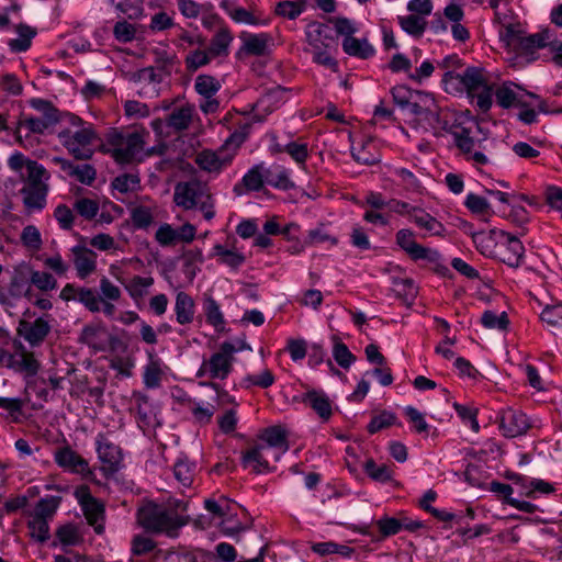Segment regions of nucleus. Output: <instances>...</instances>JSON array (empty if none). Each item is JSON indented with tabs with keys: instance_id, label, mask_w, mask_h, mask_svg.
<instances>
[{
	"instance_id": "obj_1",
	"label": "nucleus",
	"mask_w": 562,
	"mask_h": 562,
	"mask_svg": "<svg viewBox=\"0 0 562 562\" xmlns=\"http://www.w3.org/2000/svg\"><path fill=\"white\" fill-rule=\"evenodd\" d=\"M137 521L147 532L177 538L190 518L179 514L177 508L149 503L138 509Z\"/></svg>"
},
{
	"instance_id": "obj_2",
	"label": "nucleus",
	"mask_w": 562,
	"mask_h": 562,
	"mask_svg": "<svg viewBox=\"0 0 562 562\" xmlns=\"http://www.w3.org/2000/svg\"><path fill=\"white\" fill-rule=\"evenodd\" d=\"M144 132H123L113 130L106 136L112 157L119 164H131L140 160L144 151Z\"/></svg>"
},
{
	"instance_id": "obj_3",
	"label": "nucleus",
	"mask_w": 562,
	"mask_h": 562,
	"mask_svg": "<svg viewBox=\"0 0 562 562\" xmlns=\"http://www.w3.org/2000/svg\"><path fill=\"white\" fill-rule=\"evenodd\" d=\"M463 81L468 97L475 100L481 112H487L493 103L494 91V83L490 82L487 72L480 67H468L463 71Z\"/></svg>"
},
{
	"instance_id": "obj_4",
	"label": "nucleus",
	"mask_w": 562,
	"mask_h": 562,
	"mask_svg": "<svg viewBox=\"0 0 562 562\" xmlns=\"http://www.w3.org/2000/svg\"><path fill=\"white\" fill-rule=\"evenodd\" d=\"M235 353L236 346L232 342L224 341L210 359L203 360L196 372V376H207L212 380H225L233 370Z\"/></svg>"
},
{
	"instance_id": "obj_5",
	"label": "nucleus",
	"mask_w": 562,
	"mask_h": 562,
	"mask_svg": "<svg viewBox=\"0 0 562 562\" xmlns=\"http://www.w3.org/2000/svg\"><path fill=\"white\" fill-rule=\"evenodd\" d=\"M9 168L18 172L25 182L23 188H43L49 187V172L35 160H31L22 153L15 151L8 159Z\"/></svg>"
},
{
	"instance_id": "obj_6",
	"label": "nucleus",
	"mask_w": 562,
	"mask_h": 562,
	"mask_svg": "<svg viewBox=\"0 0 562 562\" xmlns=\"http://www.w3.org/2000/svg\"><path fill=\"white\" fill-rule=\"evenodd\" d=\"M64 145L77 159L87 160L93 155L92 142L97 135L91 125L82 126L75 132H63Z\"/></svg>"
},
{
	"instance_id": "obj_7",
	"label": "nucleus",
	"mask_w": 562,
	"mask_h": 562,
	"mask_svg": "<svg viewBox=\"0 0 562 562\" xmlns=\"http://www.w3.org/2000/svg\"><path fill=\"white\" fill-rule=\"evenodd\" d=\"M95 443L102 472L105 476L113 475L121 469L123 459L121 448L102 434L98 435Z\"/></svg>"
},
{
	"instance_id": "obj_8",
	"label": "nucleus",
	"mask_w": 562,
	"mask_h": 562,
	"mask_svg": "<svg viewBox=\"0 0 562 562\" xmlns=\"http://www.w3.org/2000/svg\"><path fill=\"white\" fill-rule=\"evenodd\" d=\"M498 419L501 431L508 438L522 436L531 427L526 414L513 407L503 408L499 412Z\"/></svg>"
},
{
	"instance_id": "obj_9",
	"label": "nucleus",
	"mask_w": 562,
	"mask_h": 562,
	"mask_svg": "<svg viewBox=\"0 0 562 562\" xmlns=\"http://www.w3.org/2000/svg\"><path fill=\"white\" fill-rule=\"evenodd\" d=\"M396 244L413 259L427 260L436 262L440 258V254L431 248L424 247L416 243L413 231L403 228L396 233Z\"/></svg>"
},
{
	"instance_id": "obj_10",
	"label": "nucleus",
	"mask_w": 562,
	"mask_h": 562,
	"mask_svg": "<svg viewBox=\"0 0 562 562\" xmlns=\"http://www.w3.org/2000/svg\"><path fill=\"white\" fill-rule=\"evenodd\" d=\"M52 325L46 317H37L33 322L21 319L18 326V335L33 348L40 347L49 335Z\"/></svg>"
},
{
	"instance_id": "obj_11",
	"label": "nucleus",
	"mask_w": 562,
	"mask_h": 562,
	"mask_svg": "<svg viewBox=\"0 0 562 562\" xmlns=\"http://www.w3.org/2000/svg\"><path fill=\"white\" fill-rule=\"evenodd\" d=\"M76 496L88 524L94 527L97 533H101L103 531L104 505L93 497L87 487L78 490Z\"/></svg>"
},
{
	"instance_id": "obj_12",
	"label": "nucleus",
	"mask_w": 562,
	"mask_h": 562,
	"mask_svg": "<svg viewBox=\"0 0 562 562\" xmlns=\"http://www.w3.org/2000/svg\"><path fill=\"white\" fill-rule=\"evenodd\" d=\"M525 247L514 235L504 231L503 240L499 241L496 259L512 268H518L524 259Z\"/></svg>"
},
{
	"instance_id": "obj_13",
	"label": "nucleus",
	"mask_w": 562,
	"mask_h": 562,
	"mask_svg": "<svg viewBox=\"0 0 562 562\" xmlns=\"http://www.w3.org/2000/svg\"><path fill=\"white\" fill-rule=\"evenodd\" d=\"M10 368L27 378L35 376L41 368L40 361L33 351L22 342H14V352L10 357Z\"/></svg>"
},
{
	"instance_id": "obj_14",
	"label": "nucleus",
	"mask_w": 562,
	"mask_h": 562,
	"mask_svg": "<svg viewBox=\"0 0 562 562\" xmlns=\"http://www.w3.org/2000/svg\"><path fill=\"white\" fill-rule=\"evenodd\" d=\"M204 186L196 180L179 182L175 187L173 202L183 210H192L204 195Z\"/></svg>"
},
{
	"instance_id": "obj_15",
	"label": "nucleus",
	"mask_w": 562,
	"mask_h": 562,
	"mask_svg": "<svg viewBox=\"0 0 562 562\" xmlns=\"http://www.w3.org/2000/svg\"><path fill=\"white\" fill-rule=\"evenodd\" d=\"M54 460L65 471L81 475L91 473L88 461L68 446L56 449Z\"/></svg>"
},
{
	"instance_id": "obj_16",
	"label": "nucleus",
	"mask_w": 562,
	"mask_h": 562,
	"mask_svg": "<svg viewBox=\"0 0 562 562\" xmlns=\"http://www.w3.org/2000/svg\"><path fill=\"white\" fill-rule=\"evenodd\" d=\"M260 445L272 452L273 461H279L281 456L289 450L286 432L281 426L266 428L260 437Z\"/></svg>"
},
{
	"instance_id": "obj_17",
	"label": "nucleus",
	"mask_w": 562,
	"mask_h": 562,
	"mask_svg": "<svg viewBox=\"0 0 562 562\" xmlns=\"http://www.w3.org/2000/svg\"><path fill=\"white\" fill-rule=\"evenodd\" d=\"M306 42L310 46L307 52L330 48L335 44L331 35V29L319 22H311L305 29Z\"/></svg>"
},
{
	"instance_id": "obj_18",
	"label": "nucleus",
	"mask_w": 562,
	"mask_h": 562,
	"mask_svg": "<svg viewBox=\"0 0 562 562\" xmlns=\"http://www.w3.org/2000/svg\"><path fill=\"white\" fill-rule=\"evenodd\" d=\"M504 231L491 229L488 232H477L472 235L473 243L480 252L484 256L496 258L499 241L503 240Z\"/></svg>"
},
{
	"instance_id": "obj_19",
	"label": "nucleus",
	"mask_w": 562,
	"mask_h": 562,
	"mask_svg": "<svg viewBox=\"0 0 562 562\" xmlns=\"http://www.w3.org/2000/svg\"><path fill=\"white\" fill-rule=\"evenodd\" d=\"M194 113L193 104L186 103L177 106L167 115L166 125L176 133L187 131L192 124Z\"/></svg>"
},
{
	"instance_id": "obj_20",
	"label": "nucleus",
	"mask_w": 562,
	"mask_h": 562,
	"mask_svg": "<svg viewBox=\"0 0 562 562\" xmlns=\"http://www.w3.org/2000/svg\"><path fill=\"white\" fill-rule=\"evenodd\" d=\"M108 336V330L102 324H88L82 328L78 340L95 351H103L106 348Z\"/></svg>"
},
{
	"instance_id": "obj_21",
	"label": "nucleus",
	"mask_w": 562,
	"mask_h": 562,
	"mask_svg": "<svg viewBox=\"0 0 562 562\" xmlns=\"http://www.w3.org/2000/svg\"><path fill=\"white\" fill-rule=\"evenodd\" d=\"M267 452H270L268 448L258 442L243 453L241 462L244 468H249L255 473L271 471V467L267 458Z\"/></svg>"
},
{
	"instance_id": "obj_22",
	"label": "nucleus",
	"mask_w": 562,
	"mask_h": 562,
	"mask_svg": "<svg viewBox=\"0 0 562 562\" xmlns=\"http://www.w3.org/2000/svg\"><path fill=\"white\" fill-rule=\"evenodd\" d=\"M551 46V33L549 30H543L539 33L531 35H521L517 47L515 49L519 55H532L536 50Z\"/></svg>"
},
{
	"instance_id": "obj_23",
	"label": "nucleus",
	"mask_w": 562,
	"mask_h": 562,
	"mask_svg": "<svg viewBox=\"0 0 562 562\" xmlns=\"http://www.w3.org/2000/svg\"><path fill=\"white\" fill-rule=\"evenodd\" d=\"M265 170L262 162L255 165L243 177L241 182L234 186L233 192L236 195H241L245 191H259L266 182Z\"/></svg>"
},
{
	"instance_id": "obj_24",
	"label": "nucleus",
	"mask_w": 562,
	"mask_h": 562,
	"mask_svg": "<svg viewBox=\"0 0 562 562\" xmlns=\"http://www.w3.org/2000/svg\"><path fill=\"white\" fill-rule=\"evenodd\" d=\"M74 265L79 278L85 279L97 269V254L81 246L72 248Z\"/></svg>"
},
{
	"instance_id": "obj_25",
	"label": "nucleus",
	"mask_w": 562,
	"mask_h": 562,
	"mask_svg": "<svg viewBox=\"0 0 562 562\" xmlns=\"http://www.w3.org/2000/svg\"><path fill=\"white\" fill-rule=\"evenodd\" d=\"M519 87L512 81H506L498 87H494L496 102L499 106L508 109L513 105H522L521 95L517 92Z\"/></svg>"
},
{
	"instance_id": "obj_26",
	"label": "nucleus",
	"mask_w": 562,
	"mask_h": 562,
	"mask_svg": "<svg viewBox=\"0 0 562 562\" xmlns=\"http://www.w3.org/2000/svg\"><path fill=\"white\" fill-rule=\"evenodd\" d=\"M49 187L22 188L23 204L29 212L42 211L47 203Z\"/></svg>"
},
{
	"instance_id": "obj_27",
	"label": "nucleus",
	"mask_w": 562,
	"mask_h": 562,
	"mask_svg": "<svg viewBox=\"0 0 562 562\" xmlns=\"http://www.w3.org/2000/svg\"><path fill=\"white\" fill-rule=\"evenodd\" d=\"M175 312L180 325L191 324L195 312L193 299L186 292H179L176 296Z\"/></svg>"
},
{
	"instance_id": "obj_28",
	"label": "nucleus",
	"mask_w": 562,
	"mask_h": 562,
	"mask_svg": "<svg viewBox=\"0 0 562 562\" xmlns=\"http://www.w3.org/2000/svg\"><path fill=\"white\" fill-rule=\"evenodd\" d=\"M232 158L228 156L221 157L218 154L212 150L201 151L195 159L196 165L207 172L218 173L223 168L228 166Z\"/></svg>"
},
{
	"instance_id": "obj_29",
	"label": "nucleus",
	"mask_w": 562,
	"mask_h": 562,
	"mask_svg": "<svg viewBox=\"0 0 562 562\" xmlns=\"http://www.w3.org/2000/svg\"><path fill=\"white\" fill-rule=\"evenodd\" d=\"M266 182L277 189L290 190L294 188L289 170L281 165H273L265 170Z\"/></svg>"
},
{
	"instance_id": "obj_30",
	"label": "nucleus",
	"mask_w": 562,
	"mask_h": 562,
	"mask_svg": "<svg viewBox=\"0 0 562 562\" xmlns=\"http://www.w3.org/2000/svg\"><path fill=\"white\" fill-rule=\"evenodd\" d=\"M351 156L357 162L367 166H371L380 161V155L376 146L370 139L364 140L357 146H351Z\"/></svg>"
},
{
	"instance_id": "obj_31",
	"label": "nucleus",
	"mask_w": 562,
	"mask_h": 562,
	"mask_svg": "<svg viewBox=\"0 0 562 562\" xmlns=\"http://www.w3.org/2000/svg\"><path fill=\"white\" fill-rule=\"evenodd\" d=\"M342 49L349 56L367 59L374 54L373 46L366 40H359L353 36H346L342 41Z\"/></svg>"
},
{
	"instance_id": "obj_32",
	"label": "nucleus",
	"mask_w": 562,
	"mask_h": 562,
	"mask_svg": "<svg viewBox=\"0 0 562 562\" xmlns=\"http://www.w3.org/2000/svg\"><path fill=\"white\" fill-rule=\"evenodd\" d=\"M419 228L431 235H440L443 231L442 224L420 207H415L411 218Z\"/></svg>"
},
{
	"instance_id": "obj_33",
	"label": "nucleus",
	"mask_w": 562,
	"mask_h": 562,
	"mask_svg": "<svg viewBox=\"0 0 562 562\" xmlns=\"http://www.w3.org/2000/svg\"><path fill=\"white\" fill-rule=\"evenodd\" d=\"M15 31L19 34L18 38H12L8 42L10 49L14 53L26 52L32 44V40L36 35V31L23 23L15 26Z\"/></svg>"
},
{
	"instance_id": "obj_34",
	"label": "nucleus",
	"mask_w": 562,
	"mask_h": 562,
	"mask_svg": "<svg viewBox=\"0 0 562 562\" xmlns=\"http://www.w3.org/2000/svg\"><path fill=\"white\" fill-rule=\"evenodd\" d=\"M233 42V35L228 27L222 26L215 35L212 37L209 53L211 56H226L228 54V47Z\"/></svg>"
},
{
	"instance_id": "obj_35",
	"label": "nucleus",
	"mask_w": 562,
	"mask_h": 562,
	"mask_svg": "<svg viewBox=\"0 0 562 562\" xmlns=\"http://www.w3.org/2000/svg\"><path fill=\"white\" fill-rule=\"evenodd\" d=\"M203 312L206 322L210 325H212L216 330H222L224 328V315L221 311L220 304L211 295H204Z\"/></svg>"
},
{
	"instance_id": "obj_36",
	"label": "nucleus",
	"mask_w": 562,
	"mask_h": 562,
	"mask_svg": "<svg viewBox=\"0 0 562 562\" xmlns=\"http://www.w3.org/2000/svg\"><path fill=\"white\" fill-rule=\"evenodd\" d=\"M540 319L553 333L562 331V302L547 305L541 314Z\"/></svg>"
},
{
	"instance_id": "obj_37",
	"label": "nucleus",
	"mask_w": 562,
	"mask_h": 562,
	"mask_svg": "<svg viewBox=\"0 0 562 562\" xmlns=\"http://www.w3.org/2000/svg\"><path fill=\"white\" fill-rule=\"evenodd\" d=\"M303 402L310 405L324 419H328L331 415V405L329 398L316 391H310L305 394Z\"/></svg>"
},
{
	"instance_id": "obj_38",
	"label": "nucleus",
	"mask_w": 562,
	"mask_h": 562,
	"mask_svg": "<svg viewBox=\"0 0 562 562\" xmlns=\"http://www.w3.org/2000/svg\"><path fill=\"white\" fill-rule=\"evenodd\" d=\"M268 35L261 34H246L243 36V49L248 55L262 56L267 52Z\"/></svg>"
},
{
	"instance_id": "obj_39",
	"label": "nucleus",
	"mask_w": 562,
	"mask_h": 562,
	"mask_svg": "<svg viewBox=\"0 0 562 562\" xmlns=\"http://www.w3.org/2000/svg\"><path fill=\"white\" fill-rule=\"evenodd\" d=\"M221 88L222 85L220 80L210 75H199L194 80V89L202 98L210 99L211 97H215Z\"/></svg>"
},
{
	"instance_id": "obj_40",
	"label": "nucleus",
	"mask_w": 562,
	"mask_h": 562,
	"mask_svg": "<svg viewBox=\"0 0 562 562\" xmlns=\"http://www.w3.org/2000/svg\"><path fill=\"white\" fill-rule=\"evenodd\" d=\"M173 474L183 487H190L194 480L195 465L187 459H179L173 465Z\"/></svg>"
},
{
	"instance_id": "obj_41",
	"label": "nucleus",
	"mask_w": 562,
	"mask_h": 562,
	"mask_svg": "<svg viewBox=\"0 0 562 562\" xmlns=\"http://www.w3.org/2000/svg\"><path fill=\"white\" fill-rule=\"evenodd\" d=\"M306 8L305 0L280 1L274 7V13L289 20L296 19Z\"/></svg>"
},
{
	"instance_id": "obj_42",
	"label": "nucleus",
	"mask_w": 562,
	"mask_h": 562,
	"mask_svg": "<svg viewBox=\"0 0 562 562\" xmlns=\"http://www.w3.org/2000/svg\"><path fill=\"white\" fill-rule=\"evenodd\" d=\"M398 23L403 31L416 37H420L427 26V21L423 16L416 14L398 16Z\"/></svg>"
},
{
	"instance_id": "obj_43",
	"label": "nucleus",
	"mask_w": 562,
	"mask_h": 562,
	"mask_svg": "<svg viewBox=\"0 0 562 562\" xmlns=\"http://www.w3.org/2000/svg\"><path fill=\"white\" fill-rule=\"evenodd\" d=\"M214 256L218 257V261L222 265L231 268H238L245 262V256L235 250L226 249L224 246L217 244L213 247Z\"/></svg>"
},
{
	"instance_id": "obj_44",
	"label": "nucleus",
	"mask_w": 562,
	"mask_h": 562,
	"mask_svg": "<svg viewBox=\"0 0 562 562\" xmlns=\"http://www.w3.org/2000/svg\"><path fill=\"white\" fill-rule=\"evenodd\" d=\"M59 502L60 498L55 496H47L45 498H41L36 504L32 515L48 521L55 515L59 506Z\"/></svg>"
},
{
	"instance_id": "obj_45",
	"label": "nucleus",
	"mask_w": 562,
	"mask_h": 562,
	"mask_svg": "<svg viewBox=\"0 0 562 562\" xmlns=\"http://www.w3.org/2000/svg\"><path fill=\"white\" fill-rule=\"evenodd\" d=\"M8 292L14 299L22 296L26 297L29 301H33L34 299L30 282L21 276H15L12 278L8 288Z\"/></svg>"
},
{
	"instance_id": "obj_46",
	"label": "nucleus",
	"mask_w": 562,
	"mask_h": 562,
	"mask_svg": "<svg viewBox=\"0 0 562 562\" xmlns=\"http://www.w3.org/2000/svg\"><path fill=\"white\" fill-rule=\"evenodd\" d=\"M364 471L374 481L385 483L392 479V470L386 464H376L373 459L364 463Z\"/></svg>"
},
{
	"instance_id": "obj_47",
	"label": "nucleus",
	"mask_w": 562,
	"mask_h": 562,
	"mask_svg": "<svg viewBox=\"0 0 562 562\" xmlns=\"http://www.w3.org/2000/svg\"><path fill=\"white\" fill-rule=\"evenodd\" d=\"M131 220L135 228L146 229L153 224L154 214L149 207L138 205L132 210Z\"/></svg>"
},
{
	"instance_id": "obj_48",
	"label": "nucleus",
	"mask_w": 562,
	"mask_h": 562,
	"mask_svg": "<svg viewBox=\"0 0 562 562\" xmlns=\"http://www.w3.org/2000/svg\"><path fill=\"white\" fill-rule=\"evenodd\" d=\"M21 241L26 248L37 251L42 248L43 240L38 228L34 225H26L21 233Z\"/></svg>"
},
{
	"instance_id": "obj_49",
	"label": "nucleus",
	"mask_w": 562,
	"mask_h": 562,
	"mask_svg": "<svg viewBox=\"0 0 562 562\" xmlns=\"http://www.w3.org/2000/svg\"><path fill=\"white\" fill-rule=\"evenodd\" d=\"M333 357L344 369H348L356 360V357L348 349L347 345L334 337Z\"/></svg>"
},
{
	"instance_id": "obj_50",
	"label": "nucleus",
	"mask_w": 562,
	"mask_h": 562,
	"mask_svg": "<svg viewBox=\"0 0 562 562\" xmlns=\"http://www.w3.org/2000/svg\"><path fill=\"white\" fill-rule=\"evenodd\" d=\"M30 104L33 109L43 114V120H46L48 124H56L59 121L58 110L49 102L44 99H32Z\"/></svg>"
},
{
	"instance_id": "obj_51",
	"label": "nucleus",
	"mask_w": 562,
	"mask_h": 562,
	"mask_svg": "<svg viewBox=\"0 0 562 562\" xmlns=\"http://www.w3.org/2000/svg\"><path fill=\"white\" fill-rule=\"evenodd\" d=\"M414 101L429 113L434 122L439 123V109L431 93L424 91H414Z\"/></svg>"
},
{
	"instance_id": "obj_52",
	"label": "nucleus",
	"mask_w": 562,
	"mask_h": 562,
	"mask_svg": "<svg viewBox=\"0 0 562 562\" xmlns=\"http://www.w3.org/2000/svg\"><path fill=\"white\" fill-rule=\"evenodd\" d=\"M77 300L92 313H98L101 311L102 300L92 289L80 288L77 291Z\"/></svg>"
},
{
	"instance_id": "obj_53",
	"label": "nucleus",
	"mask_w": 562,
	"mask_h": 562,
	"mask_svg": "<svg viewBox=\"0 0 562 562\" xmlns=\"http://www.w3.org/2000/svg\"><path fill=\"white\" fill-rule=\"evenodd\" d=\"M27 527L30 529V536L36 541L45 542L49 539V526L47 520L31 515Z\"/></svg>"
},
{
	"instance_id": "obj_54",
	"label": "nucleus",
	"mask_w": 562,
	"mask_h": 562,
	"mask_svg": "<svg viewBox=\"0 0 562 562\" xmlns=\"http://www.w3.org/2000/svg\"><path fill=\"white\" fill-rule=\"evenodd\" d=\"M452 136L456 146L458 147L462 155L464 153H469L470 149H474V147H481V142H476L470 135V130L465 127H461L459 131L452 132Z\"/></svg>"
},
{
	"instance_id": "obj_55",
	"label": "nucleus",
	"mask_w": 562,
	"mask_h": 562,
	"mask_svg": "<svg viewBox=\"0 0 562 562\" xmlns=\"http://www.w3.org/2000/svg\"><path fill=\"white\" fill-rule=\"evenodd\" d=\"M154 279L151 277H133L128 283L125 284V289L132 297H142L146 293V289L151 286Z\"/></svg>"
},
{
	"instance_id": "obj_56",
	"label": "nucleus",
	"mask_w": 562,
	"mask_h": 562,
	"mask_svg": "<svg viewBox=\"0 0 562 562\" xmlns=\"http://www.w3.org/2000/svg\"><path fill=\"white\" fill-rule=\"evenodd\" d=\"M481 322L486 328L499 330L506 329L509 324L505 312L496 314L493 311H485L482 315Z\"/></svg>"
},
{
	"instance_id": "obj_57",
	"label": "nucleus",
	"mask_w": 562,
	"mask_h": 562,
	"mask_svg": "<svg viewBox=\"0 0 562 562\" xmlns=\"http://www.w3.org/2000/svg\"><path fill=\"white\" fill-rule=\"evenodd\" d=\"M274 383V375L268 369L263 370L260 374H248L241 381L245 387L259 386L267 389Z\"/></svg>"
},
{
	"instance_id": "obj_58",
	"label": "nucleus",
	"mask_w": 562,
	"mask_h": 562,
	"mask_svg": "<svg viewBox=\"0 0 562 562\" xmlns=\"http://www.w3.org/2000/svg\"><path fill=\"white\" fill-rule=\"evenodd\" d=\"M156 548V542L146 536L135 535L131 541V552L133 557H140L149 553Z\"/></svg>"
},
{
	"instance_id": "obj_59",
	"label": "nucleus",
	"mask_w": 562,
	"mask_h": 562,
	"mask_svg": "<svg viewBox=\"0 0 562 562\" xmlns=\"http://www.w3.org/2000/svg\"><path fill=\"white\" fill-rule=\"evenodd\" d=\"M442 83L445 87V90L448 93H461L465 92V83L463 81V72L462 74H456L453 71L448 70L442 76Z\"/></svg>"
},
{
	"instance_id": "obj_60",
	"label": "nucleus",
	"mask_w": 562,
	"mask_h": 562,
	"mask_svg": "<svg viewBox=\"0 0 562 562\" xmlns=\"http://www.w3.org/2000/svg\"><path fill=\"white\" fill-rule=\"evenodd\" d=\"M396 420L397 418L395 414L384 411L381 414L372 417L367 428L370 434H375L384 428L395 425Z\"/></svg>"
},
{
	"instance_id": "obj_61",
	"label": "nucleus",
	"mask_w": 562,
	"mask_h": 562,
	"mask_svg": "<svg viewBox=\"0 0 562 562\" xmlns=\"http://www.w3.org/2000/svg\"><path fill=\"white\" fill-rule=\"evenodd\" d=\"M139 186V178L136 175L125 173L112 181L113 189L121 193L135 191Z\"/></svg>"
},
{
	"instance_id": "obj_62",
	"label": "nucleus",
	"mask_w": 562,
	"mask_h": 562,
	"mask_svg": "<svg viewBox=\"0 0 562 562\" xmlns=\"http://www.w3.org/2000/svg\"><path fill=\"white\" fill-rule=\"evenodd\" d=\"M30 284L35 285L41 291H52V290L56 289L57 281L48 272L32 271V273H31V283Z\"/></svg>"
},
{
	"instance_id": "obj_63",
	"label": "nucleus",
	"mask_w": 562,
	"mask_h": 562,
	"mask_svg": "<svg viewBox=\"0 0 562 562\" xmlns=\"http://www.w3.org/2000/svg\"><path fill=\"white\" fill-rule=\"evenodd\" d=\"M284 150L291 156V158L299 165L305 166V161L308 157V147L305 143L290 142L284 145Z\"/></svg>"
},
{
	"instance_id": "obj_64",
	"label": "nucleus",
	"mask_w": 562,
	"mask_h": 562,
	"mask_svg": "<svg viewBox=\"0 0 562 562\" xmlns=\"http://www.w3.org/2000/svg\"><path fill=\"white\" fill-rule=\"evenodd\" d=\"M74 207L86 220H92L99 212V203L87 198L77 200Z\"/></svg>"
}]
</instances>
